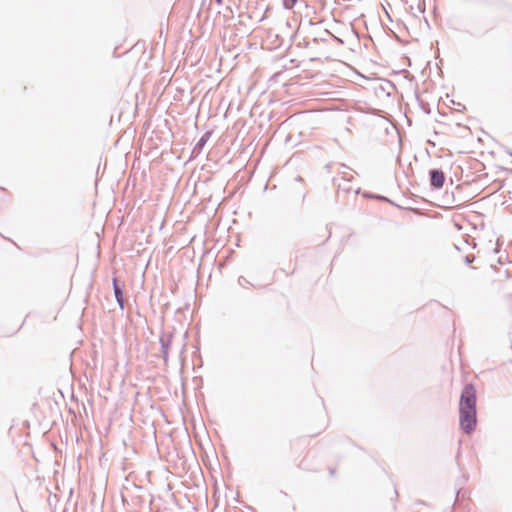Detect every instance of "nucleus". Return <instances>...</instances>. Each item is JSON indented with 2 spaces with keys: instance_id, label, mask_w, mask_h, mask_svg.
<instances>
[{
  "instance_id": "f257e3e1",
  "label": "nucleus",
  "mask_w": 512,
  "mask_h": 512,
  "mask_svg": "<svg viewBox=\"0 0 512 512\" xmlns=\"http://www.w3.org/2000/svg\"><path fill=\"white\" fill-rule=\"evenodd\" d=\"M476 390L473 384L464 386L459 401L460 427L466 434L472 433L477 425Z\"/></svg>"
},
{
  "instance_id": "f03ea898",
  "label": "nucleus",
  "mask_w": 512,
  "mask_h": 512,
  "mask_svg": "<svg viewBox=\"0 0 512 512\" xmlns=\"http://www.w3.org/2000/svg\"><path fill=\"white\" fill-rule=\"evenodd\" d=\"M430 185L434 189H441L445 183V174L440 169H432L429 171Z\"/></svg>"
},
{
  "instance_id": "7ed1b4c3",
  "label": "nucleus",
  "mask_w": 512,
  "mask_h": 512,
  "mask_svg": "<svg viewBox=\"0 0 512 512\" xmlns=\"http://www.w3.org/2000/svg\"><path fill=\"white\" fill-rule=\"evenodd\" d=\"M173 335L171 333L163 334L160 339L162 358L165 363L168 361L169 349L172 344Z\"/></svg>"
},
{
  "instance_id": "20e7f679",
  "label": "nucleus",
  "mask_w": 512,
  "mask_h": 512,
  "mask_svg": "<svg viewBox=\"0 0 512 512\" xmlns=\"http://www.w3.org/2000/svg\"><path fill=\"white\" fill-rule=\"evenodd\" d=\"M211 135H212V131H207L200 137V139L197 141V143L195 144V146L192 149L191 158H196L197 156H199L201 154L203 148L205 147L206 143L210 139Z\"/></svg>"
},
{
  "instance_id": "39448f33",
  "label": "nucleus",
  "mask_w": 512,
  "mask_h": 512,
  "mask_svg": "<svg viewBox=\"0 0 512 512\" xmlns=\"http://www.w3.org/2000/svg\"><path fill=\"white\" fill-rule=\"evenodd\" d=\"M113 291L117 304L120 309H124V292L122 288L119 286L117 279H113Z\"/></svg>"
},
{
  "instance_id": "423d86ee",
  "label": "nucleus",
  "mask_w": 512,
  "mask_h": 512,
  "mask_svg": "<svg viewBox=\"0 0 512 512\" xmlns=\"http://www.w3.org/2000/svg\"><path fill=\"white\" fill-rule=\"evenodd\" d=\"M465 33L471 37L480 38L487 33V30L481 27L473 26L470 29L465 30Z\"/></svg>"
},
{
  "instance_id": "0eeeda50",
  "label": "nucleus",
  "mask_w": 512,
  "mask_h": 512,
  "mask_svg": "<svg viewBox=\"0 0 512 512\" xmlns=\"http://www.w3.org/2000/svg\"><path fill=\"white\" fill-rule=\"evenodd\" d=\"M298 0H284L283 6L285 9L289 10L294 7Z\"/></svg>"
},
{
  "instance_id": "6e6552de",
  "label": "nucleus",
  "mask_w": 512,
  "mask_h": 512,
  "mask_svg": "<svg viewBox=\"0 0 512 512\" xmlns=\"http://www.w3.org/2000/svg\"><path fill=\"white\" fill-rule=\"evenodd\" d=\"M238 283L240 286L245 287L246 285H249L250 282L243 276H240L238 279Z\"/></svg>"
},
{
  "instance_id": "1a4fd4ad",
  "label": "nucleus",
  "mask_w": 512,
  "mask_h": 512,
  "mask_svg": "<svg viewBox=\"0 0 512 512\" xmlns=\"http://www.w3.org/2000/svg\"><path fill=\"white\" fill-rule=\"evenodd\" d=\"M474 260H475V256H474V255H472V254H470V255H466V256H465V262H466L467 264L472 263Z\"/></svg>"
},
{
  "instance_id": "9d476101",
  "label": "nucleus",
  "mask_w": 512,
  "mask_h": 512,
  "mask_svg": "<svg viewBox=\"0 0 512 512\" xmlns=\"http://www.w3.org/2000/svg\"><path fill=\"white\" fill-rule=\"evenodd\" d=\"M215 2L218 4V5H221L223 0H215Z\"/></svg>"
},
{
  "instance_id": "9b49d317",
  "label": "nucleus",
  "mask_w": 512,
  "mask_h": 512,
  "mask_svg": "<svg viewBox=\"0 0 512 512\" xmlns=\"http://www.w3.org/2000/svg\"><path fill=\"white\" fill-rule=\"evenodd\" d=\"M334 473H335V470L334 469H330V474L334 475Z\"/></svg>"
},
{
  "instance_id": "f8f14e48",
  "label": "nucleus",
  "mask_w": 512,
  "mask_h": 512,
  "mask_svg": "<svg viewBox=\"0 0 512 512\" xmlns=\"http://www.w3.org/2000/svg\"><path fill=\"white\" fill-rule=\"evenodd\" d=\"M297 181H302V178L300 176L296 177Z\"/></svg>"
},
{
  "instance_id": "ddd939ff",
  "label": "nucleus",
  "mask_w": 512,
  "mask_h": 512,
  "mask_svg": "<svg viewBox=\"0 0 512 512\" xmlns=\"http://www.w3.org/2000/svg\"><path fill=\"white\" fill-rule=\"evenodd\" d=\"M378 198V196H376ZM379 199L386 200L385 196L379 197Z\"/></svg>"
},
{
  "instance_id": "4468645a",
  "label": "nucleus",
  "mask_w": 512,
  "mask_h": 512,
  "mask_svg": "<svg viewBox=\"0 0 512 512\" xmlns=\"http://www.w3.org/2000/svg\"><path fill=\"white\" fill-rule=\"evenodd\" d=\"M424 110L426 111V113H429L430 111L427 109V107H424Z\"/></svg>"
},
{
  "instance_id": "2eb2a0df",
  "label": "nucleus",
  "mask_w": 512,
  "mask_h": 512,
  "mask_svg": "<svg viewBox=\"0 0 512 512\" xmlns=\"http://www.w3.org/2000/svg\"><path fill=\"white\" fill-rule=\"evenodd\" d=\"M424 110L426 111V113H429L430 111L427 109V107H424Z\"/></svg>"
},
{
  "instance_id": "dca6fc26",
  "label": "nucleus",
  "mask_w": 512,
  "mask_h": 512,
  "mask_svg": "<svg viewBox=\"0 0 512 512\" xmlns=\"http://www.w3.org/2000/svg\"><path fill=\"white\" fill-rule=\"evenodd\" d=\"M508 154L512 157V152H509Z\"/></svg>"
}]
</instances>
